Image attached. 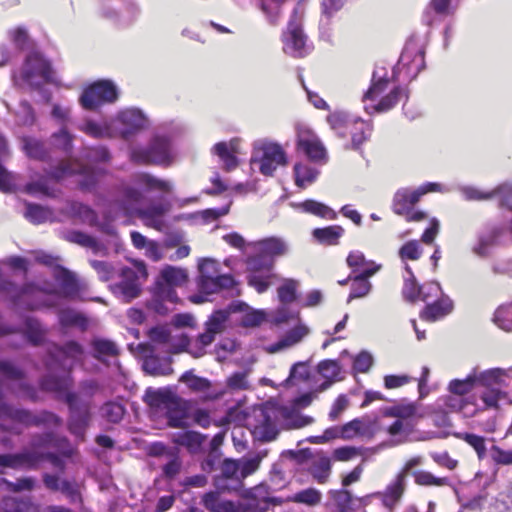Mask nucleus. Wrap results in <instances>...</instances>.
I'll return each mask as SVG.
<instances>
[{
    "instance_id": "obj_38",
    "label": "nucleus",
    "mask_w": 512,
    "mask_h": 512,
    "mask_svg": "<svg viewBox=\"0 0 512 512\" xmlns=\"http://www.w3.org/2000/svg\"><path fill=\"white\" fill-rule=\"evenodd\" d=\"M168 211L163 204H154L137 211V215L145 221V223L155 229L161 230L163 225L162 217Z\"/></svg>"
},
{
    "instance_id": "obj_55",
    "label": "nucleus",
    "mask_w": 512,
    "mask_h": 512,
    "mask_svg": "<svg viewBox=\"0 0 512 512\" xmlns=\"http://www.w3.org/2000/svg\"><path fill=\"white\" fill-rule=\"evenodd\" d=\"M59 322L65 327H81L85 329L87 327V318L82 314L73 309L67 308L59 312Z\"/></svg>"
},
{
    "instance_id": "obj_12",
    "label": "nucleus",
    "mask_w": 512,
    "mask_h": 512,
    "mask_svg": "<svg viewBox=\"0 0 512 512\" xmlns=\"http://www.w3.org/2000/svg\"><path fill=\"white\" fill-rule=\"evenodd\" d=\"M116 128L124 139H129L149 125L148 118L138 108H127L118 113L115 120Z\"/></svg>"
},
{
    "instance_id": "obj_29",
    "label": "nucleus",
    "mask_w": 512,
    "mask_h": 512,
    "mask_svg": "<svg viewBox=\"0 0 512 512\" xmlns=\"http://www.w3.org/2000/svg\"><path fill=\"white\" fill-rule=\"evenodd\" d=\"M84 349L76 341H67L61 346H55L54 352L49 353L51 361L60 365L61 359H72L73 361H80L83 357Z\"/></svg>"
},
{
    "instance_id": "obj_35",
    "label": "nucleus",
    "mask_w": 512,
    "mask_h": 512,
    "mask_svg": "<svg viewBox=\"0 0 512 512\" xmlns=\"http://www.w3.org/2000/svg\"><path fill=\"white\" fill-rule=\"evenodd\" d=\"M246 265L249 274L256 273L271 276L274 267V259L259 250L257 254L247 258Z\"/></svg>"
},
{
    "instance_id": "obj_22",
    "label": "nucleus",
    "mask_w": 512,
    "mask_h": 512,
    "mask_svg": "<svg viewBox=\"0 0 512 512\" xmlns=\"http://www.w3.org/2000/svg\"><path fill=\"white\" fill-rule=\"evenodd\" d=\"M423 196V191L401 188L397 190L393 198V211L398 215L408 214L413 206Z\"/></svg>"
},
{
    "instance_id": "obj_63",
    "label": "nucleus",
    "mask_w": 512,
    "mask_h": 512,
    "mask_svg": "<svg viewBox=\"0 0 512 512\" xmlns=\"http://www.w3.org/2000/svg\"><path fill=\"white\" fill-rule=\"evenodd\" d=\"M2 508L5 512H34V507L31 502L14 497L4 498Z\"/></svg>"
},
{
    "instance_id": "obj_60",
    "label": "nucleus",
    "mask_w": 512,
    "mask_h": 512,
    "mask_svg": "<svg viewBox=\"0 0 512 512\" xmlns=\"http://www.w3.org/2000/svg\"><path fill=\"white\" fill-rule=\"evenodd\" d=\"M317 372L324 379L341 380L339 377L341 373V367L337 360L326 359L319 362L317 365Z\"/></svg>"
},
{
    "instance_id": "obj_20",
    "label": "nucleus",
    "mask_w": 512,
    "mask_h": 512,
    "mask_svg": "<svg viewBox=\"0 0 512 512\" xmlns=\"http://www.w3.org/2000/svg\"><path fill=\"white\" fill-rule=\"evenodd\" d=\"M279 428L277 425L276 416H272L268 412H262L261 419L258 424L254 426V438L261 442H271L277 438Z\"/></svg>"
},
{
    "instance_id": "obj_51",
    "label": "nucleus",
    "mask_w": 512,
    "mask_h": 512,
    "mask_svg": "<svg viewBox=\"0 0 512 512\" xmlns=\"http://www.w3.org/2000/svg\"><path fill=\"white\" fill-rule=\"evenodd\" d=\"M158 279L175 287L185 284L188 279V275L185 269L168 265L162 269Z\"/></svg>"
},
{
    "instance_id": "obj_4",
    "label": "nucleus",
    "mask_w": 512,
    "mask_h": 512,
    "mask_svg": "<svg viewBox=\"0 0 512 512\" xmlns=\"http://www.w3.org/2000/svg\"><path fill=\"white\" fill-rule=\"evenodd\" d=\"M130 159L137 164L169 166L172 162L171 143L167 138L156 136L146 147L132 149Z\"/></svg>"
},
{
    "instance_id": "obj_43",
    "label": "nucleus",
    "mask_w": 512,
    "mask_h": 512,
    "mask_svg": "<svg viewBox=\"0 0 512 512\" xmlns=\"http://www.w3.org/2000/svg\"><path fill=\"white\" fill-rule=\"evenodd\" d=\"M259 250L274 259L288 253V245L281 238L270 237L258 242Z\"/></svg>"
},
{
    "instance_id": "obj_24",
    "label": "nucleus",
    "mask_w": 512,
    "mask_h": 512,
    "mask_svg": "<svg viewBox=\"0 0 512 512\" xmlns=\"http://www.w3.org/2000/svg\"><path fill=\"white\" fill-rule=\"evenodd\" d=\"M453 301L443 295L433 303H428L420 313V318L429 322H434L445 317L453 311Z\"/></svg>"
},
{
    "instance_id": "obj_54",
    "label": "nucleus",
    "mask_w": 512,
    "mask_h": 512,
    "mask_svg": "<svg viewBox=\"0 0 512 512\" xmlns=\"http://www.w3.org/2000/svg\"><path fill=\"white\" fill-rule=\"evenodd\" d=\"M414 481L419 486H448L450 480L448 477H436L431 472L425 470H415L412 472Z\"/></svg>"
},
{
    "instance_id": "obj_32",
    "label": "nucleus",
    "mask_w": 512,
    "mask_h": 512,
    "mask_svg": "<svg viewBox=\"0 0 512 512\" xmlns=\"http://www.w3.org/2000/svg\"><path fill=\"white\" fill-rule=\"evenodd\" d=\"M24 328H20L25 339L32 346H40L45 341L46 331L40 321L34 317H26L23 321Z\"/></svg>"
},
{
    "instance_id": "obj_47",
    "label": "nucleus",
    "mask_w": 512,
    "mask_h": 512,
    "mask_svg": "<svg viewBox=\"0 0 512 512\" xmlns=\"http://www.w3.org/2000/svg\"><path fill=\"white\" fill-rule=\"evenodd\" d=\"M4 104L9 112H12L10 105L4 101ZM15 115V122L18 126H31L35 122L34 111L26 100H21L19 105L15 111H13Z\"/></svg>"
},
{
    "instance_id": "obj_33",
    "label": "nucleus",
    "mask_w": 512,
    "mask_h": 512,
    "mask_svg": "<svg viewBox=\"0 0 512 512\" xmlns=\"http://www.w3.org/2000/svg\"><path fill=\"white\" fill-rule=\"evenodd\" d=\"M176 396L177 395L169 388L153 389L149 387L145 391L143 401L152 408H166Z\"/></svg>"
},
{
    "instance_id": "obj_8",
    "label": "nucleus",
    "mask_w": 512,
    "mask_h": 512,
    "mask_svg": "<svg viewBox=\"0 0 512 512\" xmlns=\"http://www.w3.org/2000/svg\"><path fill=\"white\" fill-rule=\"evenodd\" d=\"M21 76L32 87L54 82V71L51 63L39 52H32L26 57Z\"/></svg>"
},
{
    "instance_id": "obj_41",
    "label": "nucleus",
    "mask_w": 512,
    "mask_h": 512,
    "mask_svg": "<svg viewBox=\"0 0 512 512\" xmlns=\"http://www.w3.org/2000/svg\"><path fill=\"white\" fill-rule=\"evenodd\" d=\"M35 460L34 454L30 451H23L15 454H0V474L5 468L19 469L24 465L29 467V461Z\"/></svg>"
},
{
    "instance_id": "obj_7",
    "label": "nucleus",
    "mask_w": 512,
    "mask_h": 512,
    "mask_svg": "<svg viewBox=\"0 0 512 512\" xmlns=\"http://www.w3.org/2000/svg\"><path fill=\"white\" fill-rule=\"evenodd\" d=\"M64 401L69 409L68 431L80 441H84L92 418L90 407L80 402L74 392H66Z\"/></svg>"
},
{
    "instance_id": "obj_19",
    "label": "nucleus",
    "mask_w": 512,
    "mask_h": 512,
    "mask_svg": "<svg viewBox=\"0 0 512 512\" xmlns=\"http://www.w3.org/2000/svg\"><path fill=\"white\" fill-rule=\"evenodd\" d=\"M67 157L68 158L60 160L55 166L50 167L49 170L46 171L49 178L60 181L66 177L74 176L85 171V164L70 156Z\"/></svg>"
},
{
    "instance_id": "obj_49",
    "label": "nucleus",
    "mask_w": 512,
    "mask_h": 512,
    "mask_svg": "<svg viewBox=\"0 0 512 512\" xmlns=\"http://www.w3.org/2000/svg\"><path fill=\"white\" fill-rule=\"evenodd\" d=\"M134 182L137 185L146 187L148 190H159L169 192L172 186L169 182L156 178L149 173H138L134 176Z\"/></svg>"
},
{
    "instance_id": "obj_25",
    "label": "nucleus",
    "mask_w": 512,
    "mask_h": 512,
    "mask_svg": "<svg viewBox=\"0 0 512 512\" xmlns=\"http://www.w3.org/2000/svg\"><path fill=\"white\" fill-rule=\"evenodd\" d=\"M375 421L355 418L341 426L342 439L349 440L356 436H372L375 432Z\"/></svg>"
},
{
    "instance_id": "obj_61",
    "label": "nucleus",
    "mask_w": 512,
    "mask_h": 512,
    "mask_svg": "<svg viewBox=\"0 0 512 512\" xmlns=\"http://www.w3.org/2000/svg\"><path fill=\"white\" fill-rule=\"evenodd\" d=\"M70 212L89 225H95L97 222L95 211L83 203L72 202L70 204Z\"/></svg>"
},
{
    "instance_id": "obj_64",
    "label": "nucleus",
    "mask_w": 512,
    "mask_h": 512,
    "mask_svg": "<svg viewBox=\"0 0 512 512\" xmlns=\"http://www.w3.org/2000/svg\"><path fill=\"white\" fill-rule=\"evenodd\" d=\"M498 198L500 208H508L512 211V183H502L494 188V198Z\"/></svg>"
},
{
    "instance_id": "obj_18",
    "label": "nucleus",
    "mask_w": 512,
    "mask_h": 512,
    "mask_svg": "<svg viewBox=\"0 0 512 512\" xmlns=\"http://www.w3.org/2000/svg\"><path fill=\"white\" fill-rule=\"evenodd\" d=\"M46 368L48 372L40 379V388L44 391L49 392H64L70 386L69 371H66L63 375L54 374V366L57 363L47 359Z\"/></svg>"
},
{
    "instance_id": "obj_26",
    "label": "nucleus",
    "mask_w": 512,
    "mask_h": 512,
    "mask_svg": "<svg viewBox=\"0 0 512 512\" xmlns=\"http://www.w3.org/2000/svg\"><path fill=\"white\" fill-rule=\"evenodd\" d=\"M167 424L172 428H186L187 407L185 402L176 396L165 408Z\"/></svg>"
},
{
    "instance_id": "obj_28",
    "label": "nucleus",
    "mask_w": 512,
    "mask_h": 512,
    "mask_svg": "<svg viewBox=\"0 0 512 512\" xmlns=\"http://www.w3.org/2000/svg\"><path fill=\"white\" fill-rule=\"evenodd\" d=\"M206 439L207 435L194 430L177 432L172 435V442L174 444L187 448L192 454L200 451Z\"/></svg>"
},
{
    "instance_id": "obj_59",
    "label": "nucleus",
    "mask_w": 512,
    "mask_h": 512,
    "mask_svg": "<svg viewBox=\"0 0 512 512\" xmlns=\"http://www.w3.org/2000/svg\"><path fill=\"white\" fill-rule=\"evenodd\" d=\"M82 157L92 163H107L111 159V154L106 146H93L85 148Z\"/></svg>"
},
{
    "instance_id": "obj_53",
    "label": "nucleus",
    "mask_w": 512,
    "mask_h": 512,
    "mask_svg": "<svg viewBox=\"0 0 512 512\" xmlns=\"http://www.w3.org/2000/svg\"><path fill=\"white\" fill-rule=\"evenodd\" d=\"M228 213H229V205L221 207V208L205 209L203 211H200V212H197L194 214H187V215L182 214V215H179L177 217V219L183 220V219L200 218L203 223L207 224V223H211V222L219 219L220 217H222Z\"/></svg>"
},
{
    "instance_id": "obj_44",
    "label": "nucleus",
    "mask_w": 512,
    "mask_h": 512,
    "mask_svg": "<svg viewBox=\"0 0 512 512\" xmlns=\"http://www.w3.org/2000/svg\"><path fill=\"white\" fill-rule=\"evenodd\" d=\"M266 455V451H259L237 459L239 466H241L240 476L242 481L258 470L260 463Z\"/></svg>"
},
{
    "instance_id": "obj_50",
    "label": "nucleus",
    "mask_w": 512,
    "mask_h": 512,
    "mask_svg": "<svg viewBox=\"0 0 512 512\" xmlns=\"http://www.w3.org/2000/svg\"><path fill=\"white\" fill-rule=\"evenodd\" d=\"M299 206L302 208L304 212L322 218H327L330 220H335L337 218V213L332 208L316 200H305Z\"/></svg>"
},
{
    "instance_id": "obj_23",
    "label": "nucleus",
    "mask_w": 512,
    "mask_h": 512,
    "mask_svg": "<svg viewBox=\"0 0 512 512\" xmlns=\"http://www.w3.org/2000/svg\"><path fill=\"white\" fill-rule=\"evenodd\" d=\"M173 359L170 356L159 357L155 354L146 355L142 362V369L151 376H167L173 373Z\"/></svg>"
},
{
    "instance_id": "obj_56",
    "label": "nucleus",
    "mask_w": 512,
    "mask_h": 512,
    "mask_svg": "<svg viewBox=\"0 0 512 512\" xmlns=\"http://www.w3.org/2000/svg\"><path fill=\"white\" fill-rule=\"evenodd\" d=\"M92 347V356L99 361H104V356H116L119 352L116 344L107 339H95L92 342Z\"/></svg>"
},
{
    "instance_id": "obj_36",
    "label": "nucleus",
    "mask_w": 512,
    "mask_h": 512,
    "mask_svg": "<svg viewBox=\"0 0 512 512\" xmlns=\"http://www.w3.org/2000/svg\"><path fill=\"white\" fill-rule=\"evenodd\" d=\"M331 468L332 465L330 457L325 454H321L311 462L308 472L315 481L319 484H324L328 481L331 475Z\"/></svg>"
},
{
    "instance_id": "obj_31",
    "label": "nucleus",
    "mask_w": 512,
    "mask_h": 512,
    "mask_svg": "<svg viewBox=\"0 0 512 512\" xmlns=\"http://www.w3.org/2000/svg\"><path fill=\"white\" fill-rule=\"evenodd\" d=\"M264 488L262 486H257L251 489L248 493L246 509L252 512H266L270 505H279L281 501L275 497H262L261 496Z\"/></svg>"
},
{
    "instance_id": "obj_1",
    "label": "nucleus",
    "mask_w": 512,
    "mask_h": 512,
    "mask_svg": "<svg viewBox=\"0 0 512 512\" xmlns=\"http://www.w3.org/2000/svg\"><path fill=\"white\" fill-rule=\"evenodd\" d=\"M198 271V293L189 297L194 304H202L209 300V295L233 288L236 285L232 275L220 274L219 264L212 258L202 259L198 264Z\"/></svg>"
},
{
    "instance_id": "obj_34",
    "label": "nucleus",
    "mask_w": 512,
    "mask_h": 512,
    "mask_svg": "<svg viewBox=\"0 0 512 512\" xmlns=\"http://www.w3.org/2000/svg\"><path fill=\"white\" fill-rule=\"evenodd\" d=\"M143 200V194L134 187H124L118 199L119 205L126 214H136L140 209L139 204Z\"/></svg>"
},
{
    "instance_id": "obj_9",
    "label": "nucleus",
    "mask_w": 512,
    "mask_h": 512,
    "mask_svg": "<svg viewBox=\"0 0 512 512\" xmlns=\"http://www.w3.org/2000/svg\"><path fill=\"white\" fill-rule=\"evenodd\" d=\"M118 99V89L110 80H99L87 87L80 96V104L86 110H95L103 103Z\"/></svg>"
},
{
    "instance_id": "obj_21",
    "label": "nucleus",
    "mask_w": 512,
    "mask_h": 512,
    "mask_svg": "<svg viewBox=\"0 0 512 512\" xmlns=\"http://www.w3.org/2000/svg\"><path fill=\"white\" fill-rule=\"evenodd\" d=\"M297 147L312 161H319L326 157L324 146L319 139L310 132L299 133Z\"/></svg>"
},
{
    "instance_id": "obj_14",
    "label": "nucleus",
    "mask_w": 512,
    "mask_h": 512,
    "mask_svg": "<svg viewBox=\"0 0 512 512\" xmlns=\"http://www.w3.org/2000/svg\"><path fill=\"white\" fill-rule=\"evenodd\" d=\"M42 481L47 490L51 492L60 491L71 504H83V498L79 485L75 481L61 479L57 474L51 473H43Z\"/></svg>"
},
{
    "instance_id": "obj_48",
    "label": "nucleus",
    "mask_w": 512,
    "mask_h": 512,
    "mask_svg": "<svg viewBox=\"0 0 512 512\" xmlns=\"http://www.w3.org/2000/svg\"><path fill=\"white\" fill-rule=\"evenodd\" d=\"M293 170L295 184L299 188H305L308 184H312L319 175L317 169L302 163H296Z\"/></svg>"
},
{
    "instance_id": "obj_3",
    "label": "nucleus",
    "mask_w": 512,
    "mask_h": 512,
    "mask_svg": "<svg viewBox=\"0 0 512 512\" xmlns=\"http://www.w3.org/2000/svg\"><path fill=\"white\" fill-rule=\"evenodd\" d=\"M0 418L12 420L26 427L44 426L47 428H57L63 424V419L54 412L42 410L35 414L29 409L16 408L2 402H0Z\"/></svg>"
},
{
    "instance_id": "obj_39",
    "label": "nucleus",
    "mask_w": 512,
    "mask_h": 512,
    "mask_svg": "<svg viewBox=\"0 0 512 512\" xmlns=\"http://www.w3.org/2000/svg\"><path fill=\"white\" fill-rule=\"evenodd\" d=\"M328 499L332 501L336 512H353L354 496L346 489H331L327 493Z\"/></svg>"
},
{
    "instance_id": "obj_57",
    "label": "nucleus",
    "mask_w": 512,
    "mask_h": 512,
    "mask_svg": "<svg viewBox=\"0 0 512 512\" xmlns=\"http://www.w3.org/2000/svg\"><path fill=\"white\" fill-rule=\"evenodd\" d=\"M100 412L108 422L119 423L124 416L125 408L118 402L109 401L101 406Z\"/></svg>"
},
{
    "instance_id": "obj_58",
    "label": "nucleus",
    "mask_w": 512,
    "mask_h": 512,
    "mask_svg": "<svg viewBox=\"0 0 512 512\" xmlns=\"http://www.w3.org/2000/svg\"><path fill=\"white\" fill-rule=\"evenodd\" d=\"M213 152L223 161L226 171H232L238 166V159L235 154L229 151L226 142L216 143L213 147Z\"/></svg>"
},
{
    "instance_id": "obj_42",
    "label": "nucleus",
    "mask_w": 512,
    "mask_h": 512,
    "mask_svg": "<svg viewBox=\"0 0 512 512\" xmlns=\"http://www.w3.org/2000/svg\"><path fill=\"white\" fill-rule=\"evenodd\" d=\"M344 234V229L339 225L327 226L324 228H315L312 231L313 237L324 245H337L339 239Z\"/></svg>"
},
{
    "instance_id": "obj_62",
    "label": "nucleus",
    "mask_w": 512,
    "mask_h": 512,
    "mask_svg": "<svg viewBox=\"0 0 512 512\" xmlns=\"http://www.w3.org/2000/svg\"><path fill=\"white\" fill-rule=\"evenodd\" d=\"M494 322L503 330H512V302L500 306L494 313Z\"/></svg>"
},
{
    "instance_id": "obj_37",
    "label": "nucleus",
    "mask_w": 512,
    "mask_h": 512,
    "mask_svg": "<svg viewBox=\"0 0 512 512\" xmlns=\"http://www.w3.org/2000/svg\"><path fill=\"white\" fill-rule=\"evenodd\" d=\"M309 328L304 324H298L294 328L286 332V334L276 342L272 348V352H278L282 349L294 346L299 343L305 336L309 334Z\"/></svg>"
},
{
    "instance_id": "obj_11",
    "label": "nucleus",
    "mask_w": 512,
    "mask_h": 512,
    "mask_svg": "<svg viewBox=\"0 0 512 512\" xmlns=\"http://www.w3.org/2000/svg\"><path fill=\"white\" fill-rule=\"evenodd\" d=\"M148 272L143 261L135 263V268L123 267L121 269L122 280L116 285V289L122 295L125 302L137 298L141 293L139 278L146 279Z\"/></svg>"
},
{
    "instance_id": "obj_45",
    "label": "nucleus",
    "mask_w": 512,
    "mask_h": 512,
    "mask_svg": "<svg viewBox=\"0 0 512 512\" xmlns=\"http://www.w3.org/2000/svg\"><path fill=\"white\" fill-rule=\"evenodd\" d=\"M74 136L68 132L65 127L54 132L50 137V144L57 150H60L66 156H71L73 151Z\"/></svg>"
},
{
    "instance_id": "obj_52",
    "label": "nucleus",
    "mask_w": 512,
    "mask_h": 512,
    "mask_svg": "<svg viewBox=\"0 0 512 512\" xmlns=\"http://www.w3.org/2000/svg\"><path fill=\"white\" fill-rule=\"evenodd\" d=\"M321 500L322 493L314 487L302 489L291 496L292 502L309 507L317 506L320 504Z\"/></svg>"
},
{
    "instance_id": "obj_27",
    "label": "nucleus",
    "mask_w": 512,
    "mask_h": 512,
    "mask_svg": "<svg viewBox=\"0 0 512 512\" xmlns=\"http://www.w3.org/2000/svg\"><path fill=\"white\" fill-rule=\"evenodd\" d=\"M21 148L30 159L41 162L51 160L50 152L45 143L35 137L23 136L21 138Z\"/></svg>"
},
{
    "instance_id": "obj_10",
    "label": "nucleus",
    "mask_w": 512,
    "mask_h": 512,
    "mask_svg": "<svg viewBox=\"0 0 512 512\" xmlns=\"http://www.w3.org/2000/svg\"><path fill=\"white\" fill-rule=\"evenodd\" d=\"M283 50L286 54L295 57H305L310 48L307 45V37L304 34L298 20L297 10L294 9L289 20L287 31L283 33Z\"/></svg>"
},
{
    "instance_id": "obj_16",
    "label": "nucleus",
    "mask_w": 512,
    "mask_h": 512,
    "mask_svg": "<svg viewBox=\"0 0 512 512\" xmlns=\"http://www.w3.org/2000/svg\"><path fill=\"white\" fill-rule=\"evenodd\" d=\"M52 276L58 283L61 293L66 298H75L82 290L76 274L62 265H55Z\"/></svg>"
},
{
    "instance_id": "obj_17",
    "label": "nucleus",
    "mask_w": 512,
    "mask_h": 512,
    "mask_svg": "<svg viewBox=\"0 0 512 512\" xmlns=\"http://www.w3.org/2000/svg\"><path fill=\"white\" fill-rule=\"evenodd\" d=\"M0 374L8 380L18 381V392L32 401L36 400L37 392L32 385L23 381L25 374L20 368L10 361L0 360Z\"/></svg>"
},
{
    "instance_id": "obj_40",
    "label": "nucleus",
    "mask_w": 512,
    "mask_h": 512,
    "mask_svg": "<svg viewBox=\"0 0 512 512\" xmlns=\"http://www.w3.org/2000/svg\"><path fill=\"white\" fill-rule=\"evenodd\" d=\"M64 238L71 243L91 249L95 254L105 249L94 237L80 230H69Z\"/></svg>"
},
{
    "instance_id": "obj_13",
    "label": "nucleus",
    "mask_w": 512,
    "mask_h": 512,
    "mask_svg": "<svg viewBox=\"0 0 512 512\" xmlns=\"http://www.w3.org/2000/svg\"><path fill=\"white\" fill-rule=\"evenodd\" d=\"M237 459L225 458L220 463V474L215 476L214 485L221 492L237 491L243 487Z\"/></svg>"
},
{
    "instance_id": "obj_5",
    "label": "nucleus",
    "mask_w": 512,
    "mask_h": 512,
    "mask_svg": "<svg viewBox=\"0 0 512 512\" xmlns=\"http://www.w3.org/2000/svg\"><path fill=\"white\" fill-rule=\"evenodd\" d=\"M422 460L421 456H415L408 460L395 478L387 485L386 489L382 492L374 493L373 496L380 499L383 506L391 511L399 504L406 491L408 474H412V470L420 466Z\"/></svg>"
},
{
    "instance_id": "obj_2",
    "label": "nucleus",
    "mask_w": 512,
    "mask_h": 512,
    "mask_svg": "<svg viewBox=\"0 0 512 512\" xmlns=\"http://www.w3.org/2000/svg\"><path fill=\"white\" fill-rule=\"evenodd\" d=\"M250 162L258 164L259 171L264 176H273L279 166L288 164L286 152L280 144L267 139H260L253 143Z\"/></svg>"
},
{
    "instance_id": "obj_6",
    "label": "nucleus",
    "mask_w": 512,
    "mask_h": 512,
    "mask_svg": "<svg viewBox=\"0 0 512 512\" xmlns=\"http://www.w3.org/2000/svg\"><path fill=\"white\" fill-rule=\"evenodd\" d=\"M41 290L34 283H25L22 286L7 279H0V292L6 294L15 310L32 311L39 308L34 302L35 296Z\"/></svg>"
},
{
    "instance_id": "obj_30",
    "label": "nucleus",
    "mask_w": 512,
    "mask_h": 512,
    "mask_svg": "<svg viewBox=\"0 0 512 512\" xmlns=\"http://www.w3.org/2000/svg\"><path fill=\"white\" fill-rule=\"evenodd\" d=\"M511 375L512 369L493 368L482 372L477 380L484 388H506L508 384L505 378H509Z\"/></svg>"
},
{
    "instance_id": "obj_15",
    "label": "nucleus",
    "mask_w": 512,
    "mask_h": 512,
    "mask_svg": "<svg viewBox=\"0 0 512 512\" xmlns=\"http://www.w3.org/2000/svg\"><path fill=\"white\" fill-rule=\"evenodd\" d=\"M228 317L229 312L227 310L214 311L205 322V331L198 335L197 342L201 343L202 346L212 344L216 335L224 331Z\"/></svg>"
},
{
    "instance_id": "obj_46",
    "label": "nucleus",
    "mask_w": 512,
    "mask_h": 512,
    "mask_svg": "<svg viewBox=\"0 0 512 512\" xmlns=\"http://www.w3.org/2000/svg\"><path fill=\"white\" fill-rule=\"evenodd\" d=\"M25 207L24 216L33 224H42L52 219L53 212L47 207L30 202H27Z\"/></svg>"
}]
</instances>
